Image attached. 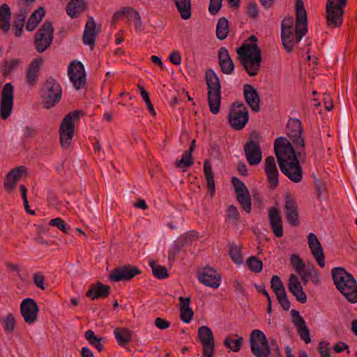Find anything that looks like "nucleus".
<instances>
[{
    "label": "nucleus",
    "instance_id": "1",
    "mask_svg": "<svg viewBox=\"0 0 357 357\" xmlns=\"http://www.w3.org/2000/svg\"><path fill=\"white\" fill-rule=\"evenodd\" d=\"M307 32V17L303 0H296L295 30L281 32L284 48L291 52L296 44L298 43Z\"/></svg>",
    "mask_w": 357,
    "mask_h": 357
},
{
    "label": "nucleus",
    "instance_id": "2",
    "mask_svg": "<svg viewBox=\"0 0 357 357\" xmlns=\"http://www.w3.org/2000/svg\"><path fill=\"white\" fill-rule=\"evenodd\" d=\"M249 40L252 43H243L237 50V53L241 64L244 67L248 74L253 77L258 73L261 66L262 61L261 50L257 43V38L255 36H251Z\"/></svg>",
    "mask_w": 357,
    "mask_h": 357
},
{
    "label": "nucleus",
    "instance_id": "3",
    "mask_svg": "<svg viewBox=\"0 0 357 357\" xmlns=\"http://www.w3.org/2000/svg\"><path fill=\"white\" fill-rule=\"evenodd\" d=\"M332 278L336 288L351 303H357V282L354 276L344 268L332 269Z\"/></svg>",
    "mask_w": 357,
    "mask_h": 357
},
{
    "label": "nucleus",
    "instance_id": "4",
    "mask_svg": "<svg viewBox=\"0 0 357 357\" xmlns=\"http://www.w3.org/2000/svg\"><path fill=\"white\" fill-rule=\"evenodd\" d=\"M206 80L208 87V103L210 111L217 114L220 111L221 103V84L213 70L209 69L206 72Z\"/></svg>",
    "mask_w": 357,
    "mask_h": 357
},
{
    "label": "nucleus",
    "instance_id": "5",
    "mask_svg": "<svg viewBox=\"0 0 357 357\" xmlns=\"http://www.w3.org/2000/svg\"><path fill=\"white\" fill-rule=\"evenodd\" d=\"M274 152L281 172H287V162L296 160L293 146L287 138L280 137L275 140Z\"/></svg>",
    "mask_w": 357,
    "mask_h": 357
},
{
    "label": "nucleus",
    "instance_id": "6",
    "mask_svg": "<svg viewBox=\"0 0 357 357\" xmlns=\"http://www.w3.org/2000/svg\"><path fill=\"white\" fill-rule=\"evenodd\" d=\"M62 96V88L59 83L50 78L44 83L41 89V100L44 108L50 109L54 107Z\"/></svg>",
    "mask_w": 357,
    "mask_h": 357
},
{
    "label": "nucleus",
    "instance_id": "7",
    "mask_svg": "<svg viewBox=\"0 0 357 357\" xmlns=\"http://www.w3.org/2000/svg\"><path fill=\"white\" fill-rule=\"evenodd\" d=\"M227 119L231 128L235 130H241L248 122V109L242 102L236 101L229 108Z\"/></svg>",
    "mask_w": 357,
    "mask_h": 357
},
{
    "label": "nucleus",
    "instance_id": "8",
    "mask_svg": "<svg viewBox=\"0 0 357 357\" xmlns=\"http://www.w3.org/2000/svg\"><path fill=\"white\" fill-rule=\"evenodd\" d=\"M347 1L344 0H327L326 6V24L328 27H340L343 22L344 8Z\"/></svg>",
    "mask_w": 357,
    "mask_h": 357
},
{
    "label": "nucleus",
    "instance_id": "9",
    "mask_svg": "<svg viewBox=\"0 0 357 357\" xmlns=\"http://www.w3.org/2000/svg\"><path fill=\"white\" fill-rule=\"evenodd\" d=\"M79 116V111L68 113L60 126V142L62 147L67 148L71 143L75 131V121Z\"/></svg>",
    "mask_w": 357,
    "mask_h": 357
},
{
    "label": "nucleus",
    "instance_id": "10",
    "mask_svg": "<svg viewBox=\"0 0 357 357\" xmlns=\"http://www.w3.org/2000/svg\"><path fill=\"white\" fill-rule=\"evenodd\" d=\"M251 351L255 357H268L271 354L270 346L264 333L260 330H253L250 335Z\"/></svg>",
    "mask_w": 357,
    "mask_h": 357
},
{
    "label": "nucleus",
    "instance_id": "11",
    "mask_svg": "<svg viewBox=\"0 0 357 357\" xmlns=\"http://www.w3.org/2000/svg\"><path fill=\"white\" fill-rule=\"evenodd\" d=\"M259 133L254 130L251 132L250 140L244 145L245 156L250 165H257L262 160V153L258 139Z\"/></svg>",
    "mask_w": 357,
    "mask_h": 357
},
{
    "label": "nucleus",
    "instance_id": "12",
    "mask_svg": "<svg viewBox=\"0 0 357 357\" xmlns=\"http://www.w3.org/2000/svg\"><path fill=\"white\" fill-rule=\"evenodd\" d=\"M53 33L54 29L52 23L49 21L45 22L35 36L34 43L38 52H43L51 45Z\"/></svg>",
    "mask_w": 357,
    "mask_h": 357
},
{
    "label": "nucleus",
    "instance_id": "13",
    "mask_svg": "<svg viewBox=\"0 0 357 357\" xmlns=\"http://www.w3.org/2000/svg\"><path fill=\"white\" fill-rule=\"evenodd\" d=\"M68 75L73 86L79 90L86 84V73L83 64L77 61H72L68 68Z\"/></svg>",
    "mask_w": 357,
    "mask_h": 357
},
{
    "label": "nucleus",
    "instance_id": "14",
    "mask_svg": "<svg viewBox=\"0 0 357 357\" xmlns=\"http://www.w3.org/2000/svg\"><path fill=\"white\" fill-rule=\"evenodd\" d=\"M13 86L10 83H6L2 90L0 101V117L6 119L11 114L13 107Z\"/></svg>",
    "mask_w": 357,
    "mask_h": 357
},
{
    "label": "nucleus",
    "instance_id": "15",
    "mask_svg": "<svg viewBox=\"0 0 357 357\" xmlns=\"http://www.w3.org/2000/svg\"><path fill=\"white\" fill-rule=\"evenodd\" d=\"M39 307L34 299L26 298L20 305V313L24 321L28 324H34L38 316Z\"/></svg>",
    "mask_w": 357,
    "mask_h": 357
},
{
    "label": "nucleus",
    "instance_id": "16",
    "mask_svg": "<svg viewBox=\"0 0 357 357\" xmlns=\"http://www.w3.org/2000/svg\"><path fill=\"white\" fill-rule=\"evenodd\" d=\"M197 336L203 347V357H213L214 354V338L211 328L205 326L199 327Z\"/></svg>",
    "mask_w": 357,
    "mask_h": 357
},
{
    "label": "nucleus",
    "instance_id": "17",
    "mask_svg": "<svg viewBox=\"0 0 357 357\" xmlns=\"http://www.w3.org/2000/svg\"><path fill=\"white\" fill-rule=\"evenodd\" d=\"M141 273L137 267L127 265L113 270L109 275V279L114 282L128 281Z\"/></svg>",
    "mask_w": 357,
    "mask_h": 357
},
{
    "label": "nucleus",
    "instance_id": "18",
    "mask_svg": "<svg viewBox=\"0 0 357 357\" xmlns=\"http://www.w3.org/2000/svg\"><path fill=\"white\" fill-rule=\"evenodd\" d=\"M198 280L206 286L217 288L220 284L221 276L217 271L211 268L205 267L198 274Z\"/></svg>",
    "mask_w": 357,
    "mask_h": 357
},
{
    "label": "nucleus",
    "instance_id": "19",
    "mask_svg": "<svg viewBox=\"0 0 357 357\" xmlns=\"http://www.w3.org/2000/svg\"><path fill=\"white\" fill-rule=\"evenodd\" d=\"M308 245L312 255L317 262L318 265L324 268L325 266V256L321 243L317 236L310 233L307 236Z\"/></svg>",
    "mask_w": 357,
    "mask_h": 357
},
{
    "label": "nucleus",
    "instance_id": "20",
    "mask_svg": "<svg viewBox=\"0 0 357 357\" xmlns=\"http://www.w3.org/2000/svg\"><path fill=\"white\" fill-rule=\"evenodd\" d=\"M302 132L301 122L298 119L289 120L287 126V134L294 144H301L303 146L304 139L301 137Z\"/></svg>",
    "mask_w": 357,
    "mask_h": 357
},
{
    "label": "nucleus",
    "instance_id": "21",
    "mask_svg": "<svg viewBox=\"0 0 357 357\" xmlns=\"http://www.w3.org/2000/svg\"><path fill=\"white\" fill-rule=\"evenodd\" d=\"M284 215L291 225L298 226L299 224L298 206L296 202L290 195H287L284 206Z\"/></svg>",
    "mask_w": 357,
    "mask_h": 357
},
{
    "label": "nucleus",
    "instance_id": "22",
    "mask_svg": "<svg viewBox=\"0 0 357 357\" xmlns=\"http://www.w3.org/2000/svg\"><path fill=\"white\" fill-rule=\"evenodd\" d=\"M243 95L246 103L254 112L260 110V98L257 90L250 84H245L243 88Z\"/></svg>",
    "mask_w": 357,
    "mask_h": 357
},
{
    "label": "nucleus",
    "instance_id": "23",
    "mask_svg": "<svg viewBox=\"0 0 357 357\" xmlns=\"http://www.w3.org/2000/svg\"><path fill=\"white\" fill-rule=\"evenodd\" d=\"M264 171L267 180L272 188L278 185V171L273 156H268L265 160Z\"/></svg>",
    "mask_w": 357,
    "mask_h": 357
},
{
    "label": "nucleus",
    "instance_id": "24",
    "mask_svg": "<svg viewBox=\"0 0 357 357\" xmlns=\"http://www.w3.org/2000/svg\"><path fill=\"white\" fill-rule=\"evenodd\" d=\"M98 31L96 29V22L93 17H89L85 24L83 34V43L90 46L93 50L95 46L96 38Z\"/></svg>",
    "mask_w": 357,
    "mask_h": 357
},
{
    "label": "nucleus",
    "instance_id": "25",
    "mask_svg": "<svg viewBox=\"0 0 357 357\" xmlns=\"http://www.w3.org/2000/svg\"><path fill=\"white\" fill-rule=\"evenodd\" d=\"M268 216L270 225L272 230L278 238L283 236V227L282 223V218L278 209L275 207H271L268 210Z\"/></svg>",
    "mask_w": 357,
    "mask_h": 357
},
{
    "label": "nucleus",
    "instance_id": "26",
    "mask_svg": "<svg viewBox=\"0 0 357 357\" xmlns=\"http://www.w3.org/2000/svg\"><path fill=\"white\" fill-rule=\"evenodd\" d=\"M288 286L290 292L296 297L297 301L301 303L307 302V296L303 291L297 276L294 274H291L289 276Z\"/></svg>",
    "mask_w": 357,
    "mask_h": 357
},
{
    "label": "nucleus",
    "instance_id": "27",
    "mask_svg": "<svg viewBox=\"0 0 357 357\" xmlns=\"http://www.w3.org/2000/svg\"><path fill=\"white\" fill-rule=\"evenodd\" d=\"M286 169L287 172H282L285 176H287L294 183H299L303 179V171L302 167L300 165V162L296 160H292L287 162Z\"/></svg>",
    "mask_w": 357,
    "mask_h": 357
},
{
    "label": "nucleus",
    "instance_id": "28",
    "mask_svg": "<svg viewBox=\"0 0 357 357\" xmlns=\"http://www.w3.org/2000/svg\"><path fill=\"white\" fill-rule=\"evenodd\" d=\"M24 167L20 166L12 169L6 176L4 187L8 192L10 193L16 186V182L22 177L24 172Z\"/></svg>",
    "mask_w": 357,
    "mask_h": 357
},
{
    "label": "nucleus",
    "instance_id": "29",
    "mask_svg": "<svg viewBox=\"0 0 357 357\" xmlns=\"http://www.w3.org/2000/svg\"><path fill=\"white\" fill-rule=\"evenodd\" d=\"M179 300V310H180V318L184 323H190L194 315L193 310L190 307V298L182 297L178 298Z\"/></svg>",
    "mask_w": 357,
    "mask_h": 357
},
{
    "label": "nucleus",
    "instance_id": "30",
    "mask_svg": "<svg viewBox=\"0 0 357 357\" xmlns=\"http://www.w3.org/2000/svg\"><path fill=\"white\" fill-rule=\"evenodd\" d=\"M43 63V60L41 58L35 59L31 63L26 75V80L28 84L34 85L36 84Z\"/></svg>",
    "mask_w": 357,
    "mask_h": 357
},
{
    "label": "nucleus",
    "instance_id": "31",
    "mask_svg": "<svg viewBox=\"0 0 357 357\" xmlns=\"http://www.w3.org/2000/svg\"><path fill=\"white\" fill-rule=\"evenodd\" d=\"M109 293L110 287L109 286L98 282L96 284L91 287L86 293V296L92 300H95L99 298H106L109 296Z\"/></svg>",
    "mask_w": 357,
    "mask_h": 357
},
{
    "label": "nucleus",
    "instance_id": "32",
    "mask_svg": "<svg viewBox=\"0 0 357 357\" xmlns=\"http://www.w3.org/2000/svg\"><path fill=\"white\" fill-rule=\"evenodd\" d=\"M204 174L206 180L208 192L211 197H213L215 191V184L211 165L207 160L204 163Z\"/></svg>",
    "mask_w": 357,
    "mask_h": 357
},
{
    "label": "nucleus",
    "instance_id": "33",
    "mask_svg": "<svg viewBox=\"0 0 357 357\" xmlns=\"http://www.w3.org/2000/svg\"><path fill=\"white\" fill-rule=\"evenodd\" d=\"M11 13L8 4L0 6V29L7 33L10 27Z\"/></svg>",
    "mask_w": 357,
    "mask_h": 357
},
{
    "label": "nucleus",
    "instance_id": "34",
    "mask_svg": "<svg viewBox=\"0 0 357 357\" xmlns=\"http://www.w3.org/2000/svg\"><path fill=\"white\" fill-rule=\"evenodd\" d=\"M84 337L88 342L91 346L96 348L98 351L101 352L104 349V344L107 341L105 337L96 336L94 331L92 330L86 331L84 333Z\"/></svg>",
    "mask_w": 357,
    "mask_h": 357
},
{
    "label": "nucleus",
    "instance_id": "35",
    "mask_svg": "<svg viewBox=\"0 0 357 357\" xmlns=\"http://www.w3.org/2000/svg\"><path fill=\"white\" fill-rule=\"evenodd\" d=\"M85 8L86 3L84 0H71L67 5L66 12L70 17L74 18L84 12Z\"/></svg>",
    "mask_w": 357,
    "mask_h": 357
},
{
    "label": "nucleus",
    "instance_id": "36",
    "mask_svg": "<svg viewBox=\"0 0 357 357\" xmlns=\"http://www.w3.org/2000/svg\"><path fill=\"white\" fill-rule=\"evenodd\" d=\"M45 13V10L43 8H38L34 13H33L26 23V30L28 31H33L43 18Z\"/></svg>",
    "mask_w": 357,
    "mask_h": 357
},
{
    "label": "nucleus",
    "instance_id": "37",
    "mask_svg": "<svg viewBox=\"0 0 357 357\" xmlns=\"http://www.w3.org/2000/svg\"><path fill=\"white\" fill-rule=\"evenodd\" d=\"M235 195L238 202L241 205V208L244 210L247 213H250L252 208V202L249 191L244 190L243 192H238Z\"/></svg>",
    "mask_w": 357,
    "mask_h": 357
},
{
    "label": "nucleus",
    "instance_id": "38",
    "mask_svg": "<svg viewBox=\"0 0 357 357\" xmlns=\"http://www.w3.org/2000/svg\"><path fill=\"white\" fill-rule=\"evenodd\" d=\"M175 4L181 17L183 20H188L191 17L190 0H174Z\"/></svg>",
    "mask_w": 357,
    "mask_h": 357
},
{
    "label": "nucleus",
    "instance_id": "39",
    "mask_svg": "<svg viewBox=\"0 0 357 357\" xmlns=\"http://www.w3.org/2000/svg\"><path fill=\"white\" fill-rule=\"evenodd\" d=\"M114 333L115 338L120 346H125L131 340L132 332L126 328H116Z\"/></svg>",
    "mask_w": 357,
    "mask_h": 357
},
{
    "label": "nucleus",
    "instance_id": "40",
    "mask_svg": "<svg viewBox=\"0 0 357 357\" xmlns=\"http://www.w3.org/2000/svg\"><path fill=\"white\" fill-rule=\"evenodd\" d=\"M126 17L129 21H132L134 22L136 31L141 32L143 31L144 29L142 18L137 10L133 8L128 7Z\"/></svg>",
    "mask_w": 357,
    "mask_h": 357
},
{
    "label": "nucleus",
    "instance_id": "41",
    "mask_svg": "<svg viewBox=\"0 0 357 357\" xmlns=\"http://www.w3.org/2000/svg\"><path fill=\"white\" fill-rule=\"evenodd\" d=\"M149 264L151 268L152 273L155 278L164 280L169 277L167 269L165 266L159 265L154 261H149Z\"/></svg>",
    "mask_w": 357,
    "mask_h": 357
},
{
    "label": "nucleus",
    "instance_id": "42",
    "mask_svg": "<svg viewBox=\"0 0 357 357\" xmlns=\"http://www.w3.org/2000/svg\"><path fill=\"white\" fill-rule=\"evenodd\" d=\"M234 336L236 339H233L231 336H228L225 339V346L232 351L238 352L243 344V338L237 334Z\"/></svg>",
    "mask_w": 357,
    "mask_h": 357
},
{
    "label": "nucleus",
    "instance_id": "43",
    "mask_svg": "<svg viewBox=\"0 0 357 357\" xmlns=\"http://www.w3.org/2000/svg\"><path fill=\"white\" fill-rule=\"evenodd\" d=\"M35 0H17L16 4L19 10L18 16L26 17L33 6Z\"/></svg>",
    "mask_w": 357,
    "mask_h": 357
},
{
    "label": "nucleus",
    "instance_id": "44",
    "mask_svg": "<svg viewBox=\"0 0 357 357\" xmlns=\"http://www.w3.org/2000/svg\"><path fill=\"white\" fill-rule=\"evenodd\" d=\"M229 255L231 260L237 265H240L243 262V256L241 254V245H237L235 243L229 245Z\"/></svg>",
    "mask_w": 357,
    "mask_h": 357
},
{
    "label": "nucleus",
    "instance_id": "45",
    "mask_svg": "<svg viewBox=\"0 0 357 357\" xmlns=\"http://www.w3.org/2000/svg\"><path fill=\"white\" fill-rule=\"evenodd\" d=\"M193 162L191 153L190 152L185 151L182 155L181 159L176 161V167L179 169H185L192 166Z\"/></svg>",
    "mask_w": 357,
    "mask_h": 357
},
{
    "label": "nucleus",
    "instance_id": "46",
    "mask_svg": "<svg viewBox=\"0 0 357 357\" xmlns=\"http://www.w3.org/2000/svg\"><path fill=\"white\" fill-rule=\"evenodd\" d=\"M247 265L255 273H260L263 268L262 261L257 259L256 257L252 256L247 259Z\"/></svg>",
    "mask_w": 357,
    "mask_h": 357
},
{
    "label": "nucleus",
    "instance_id": "47",
    "mask_svg": "<svg viewBox=\"0 0 357 357\" xmlns=\"http://www.w3.org/2000/svg\"><path fill=\"white\" fill-rule=\"evenodd\" d=\"M138 89L140 92L142 98H143L146 105L148 110L149 111L151 115L155 116L156 112L149 98V93L145 90V89L142 86L138 85Z\"/></svg>",
    "mask_w": 357,
    "mask_h": 357
},
{
    "label": "nucleus",
    "instance_id": "48",
    "mask_svg": "<svg viewBox=\"0 0 357 357\" xmlns=\"http://www.w3.org/2000/svg\"><path fill=\"white\" fill-rule=\"evenodd\" d=\"M3 326L8 333L13 332L15 326V320L13 314H9L2 319Z\"/></svg>",
    "mask_w": 357,
    "mask_h": 357
},
{
    "label": "nucleus",
    "instance_id": "49",
    "mask_svg": "<svg viewBox=\"0 0 357 357\" xmlns=\"http://www.w3.org/2000/svg\"><path fill=\"white\" fill-rule=\"evenodd\" d=\"M271 287L275 295L285 291L284 286L278 275H273L272 277Z\"/></svg>",
    "mask_w": 357,
    "mask_h": 357
},
{
    "label": "nucleus",
    "instance_id": "50",
    "mask_svg": "<svg viewBox=\"0 0 357 357\" xmlns=\"http://www.w3.org/2000/svg\"><path fill=\"white\" fill-rule=\"evenodd\" d=\"M49 225L50 226H54L57 227L59 230L67 234L70 229V227L68 225V224L62 220L61 218H56L54 219H52Z\"/></svg>",
    "mask_w": 357,
    "mask_h": 357
},
{
    "label": "nucleus",
    "instance_id": "51",
    "mask_svg": "<svg viewBox=\"0 0 357 357\" xmlns=\"http://www.w3.org/2000/svg\"><path fill=\"white\" fill-rule=\"evenodd\" d=\"M227 217L229 220H231L235 225H237L240 218V213L238 208L234 205H231L227 210Z\"/></svg>",
    "mask_w": 357,
    "mask_h": 357
},
{
    "label": "nucleus",
    "instance_id": "52",
    "mask_svg": "<svg viewBox=\"0 0 357 357\" xmlns=\"http://www.w3.org/2000/svg\"><path fill=\"white\" fill-rule=\"evenodd\" d=\"M290 262L298 273H301V271L305 266L303 261L296 254H293L291 256Z\"/></svg>",
    "mask_w": 357,
    "mask_h": 357
},
{
    "label": "nucleus",
    "instance_id": "53",
    "mask_svg": "<svg viewBox=\"0 0 357 357\" xmlns=\"http://www.w3.org/2000/svg\"><path fill=\"white\" fill-rule=\"evenodd\" d=\"M25 19L26 17L18 16L17 19L14 22L13 25V29L14 31L15 36L19 37L22 35Z\"/></svg>",
    "mask_w": 357,
    "mask_h": 357
},
{
    "label": "nucleus",
    "instance_id": "54",
    "mask_svg": "<svg viewBox=\"0 0 357 357\" xmlns=\"http://www.w3.org/2000/svg\"><path fill=\"white\" fill-rule=\"evenodd\" d=\"M314 178V185L317 193V199H320L322 194H326L327 189L326 184L321 180H319L316 176Z\"/></svg>",
    "mask_w": 357,
    "mask_h": 357
},
{
    "label": "nucleus",
    "instance_id": "55",
    "mask_svg": "<svg viewBox=\"0 0 357 357\" xmlns=\"http://www.w3.org/2000/svg\"><path fill=\"white\" fill-rule=\"evenodd\" d=\"M291 314L292 317V322L296 328L306 325L305 321H304L303 318L301 316L298 311H297L296 310H292L291 311Z\"/></svg>",
    "mask_w": 357,
    "mask_h": 357
},
{
    "label": "nucleus",
    "instance_id": "56",
    "mask_svg": "<svg viewBox=\"0 0 357 357\" xmlns=\"http://www.w3.org/2000/svg\"><path fill=\"white\" fill-rule=\"evenodd\" d=\"M296 329L302 340H303L306 344L311 342L310 330L306 325Z\"/></svg>",
    "mask_w": 357,
    "mask_h": 357
},
{
    "label": "nucleus",
    "instance_id": "57",
    "mask_svg": "<svg viewBox=\"0 0 357 357\" xmlns=\"http://www.w3.org/2000/svg\"><path fill=\"white\" fill-rule=\"evenodd\" d=\"M277 299L282 308L288 311L290 308V302L287 298L286 291L276 295Z\"/></svg>",
    "mask_w": 357,
    "mask_h": 357
},
{
    "label": "nucleus",
    "instance_id": "58",
    "mask_svg": "<svg viewBox=\"0 0 357 357\" xmlns=\"http://www.w3.org/2000/svg\"><path fill=\"white\" fill-rule=\"evenodd\" d=\"M294 20L292 16H287L284 18L281 25V32L287 30H295L294 27Z\"/></svg>",
    "mask_w": 357,
    "mask_h": 357
},
{
    "label": "nucleus",
    "instance_id": "59",
    "mask_svg": "<svg viewBox=\"0 0 357 357\" xmlns=\"http://www.w3.org/2000/svg\"><path fill=\"white\" fill-rule=\"evenodd\" d=\"M231 182L234 185L235 194L243 192L244 190H248L244 183L237 177L233 176L231 178Z\"/></svg>",
    "mask_w": 357,
    "mask_h": 357
},
{
    "label": "nucleus",
    "instance_id": "60",
    "mask_svg": "<svg viewBox=\"0 0 357 357\" xmlns=\"http://www.w3.org/2000/svg\"><path fill=\"white\" fill-rule=\"evenodd\" d=\"M234 68V64L227 50L225 49V73H231Z\"/></svg>",
    "mask_w": 357,
    "mask_h": 357
},
{
    "label": "nucleus",
    "instance_id": "61",
    "mask_svg": "<svg viewBox=\"0 0 357 357\" xmlns=\"http://www.w3.org/2000/svg\"><path fill=\"white\" fill-rule=\"evenodd\" d=\"M296 149H295V155L296 157V159L301 161L302 162H305L306 155H305V143L303 144V146H301V144H295Z\"/></svg>",
    "mask_w": 357,
    "mask_h": 357
},
{
    "label": "nucleus",
    "instance_id": "62",
    "mask_svg": "<svg viewBox=\"0 0 357 357\" xmlns=\"http://www.w3.org/2000/svg\"><path fill=\"white\" fill-rule=\"evenodd\" d=\"M222 0H210L208 11L211 15H215L222 6Z\"/></svg>",
    "mask_w": 357,
    "mask_h": 357
},
{
    "label": "nucleus",
    "instance_id": "63",
    "mask_svg": "<svg viewBox=\"0 0 357 357\" xmlns=\"http://www.w3.org/2000/svg\"><path fill=\"white\" fill-rule=\"evenodd\" d=\"M181 245H180L178 243H174L170 248L169 251V261H174L176 255L181 252Z\"/></svg>",
    "mask_w": 357,
    "mask_h": 357
},
{
    "label": "nucleus",
    "instance_id": "64",
    "mask_svg": "<svg viewBox=\"0 0 357 357\" xmlns=\"http://www.w3.org/2000/svg\"><path fill=\"white\" fill-rule=\"evenodd\" d=\"M20 63V60L17 59H13L10 61H6L4 63V71L6 73H10L14 70Z\"/></svg>",
    "mask_w": 357,
    "mask_h": 357
}]
</instances>
